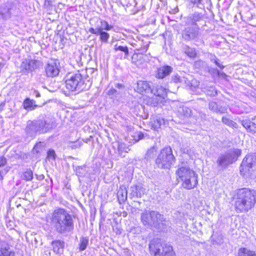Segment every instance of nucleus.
Wrapping results in <instances>:
<instances>
[{
	"mask_svg": "<svg viewBox=\"0 0 256 256\" xmlns=\"http://www.w3.org/2000/svg\"><path fill=\"white\" fill-rule=\"evenodd\" d=\"M50 220L54 230L58 234L69 232L74 228L73 216L64 208L54 210L50 216Z\"/></svg>",
	"mask_w": 256,
	"mask_h": 256,
	"instance_id": "obj_1",
	"label": "nucleus"
},
{
	"mask_svg": "<svg viewBox=\"0 0 256 256\" xmlns=\"http://www.w3.org/2000/svg\"><path fill=\"white\" fill-rule=\"evenodd\" d=\"M256 202V190L244 188L238 190L235 202L236 210L238 212H246L254 207Z\"/></svg>",
	"mask_w": 256,
	"mask_h": 256,
	"instance_id": "obj_2",
	"label": "nucleus"
},
{
	"mask_svg": "<svg viewBox=\"0 0 256 256\" xmlns=\"http://www.w3.org/2000/svg\"><path fill=\"white\" fill-rule=\"evenodd\" d=\"M52 128V124L48 118L29 120L27 122L26 132L30 136L34 137L38 134L46 132Z\"/></svg>",
	"mask_w": 256,
	"mask_h": 256,
	"instance_id": "obj_3",
	"label": "nucleus"
},
{
	"mask_svg": "<svg viewBox=\"0 0 256 256\" xmlns=\"http://www.w3.org/2000/svg\"><path fill=\"white\" fill-rule=\"evenodd\" d=\"M176 174L182 182V186L184 188L191 190L198 184V176L190 168L181 167L176 170Z\"/></svg>",
	"mask_w": 256,
	"mask_h": 256,
	"instance_id": "obj_4",
	"label": "nucleus"
},
{
	"mask_svg": "<svg viewBox=\"0 0 256 256\" xmlns=\"http://www.w3.org/2000/svg\"><path fill=\"white\" fill-rule=\"evenodd\" d=\"M175 158L170 146L164 148L158 154L155 160L156 166L160 168H169Z\"/></svg>",
	"mask_w": 256,
	"mask_h": 256,
	"instance_id": "obj_5",
	"label": "nucleus"
},
{
	"mask_svg": "<svg viewBox=\"0 0 256 256\" xmlns=\"http://www.w3.org/2000/svg\"><path fill=\"white\" fill-rule=\"evenodd\" d=\"M140 219L144 226L154 227L159 226L165 220L163 215L154 210L144 211L141 214Z\"/></svg>",
	"mask_w": 256,
	"mask_h": 256,
	"instance_id": "obj_6",
	"label": "nucleus"
},
{
	"mask_svg": "<svg viewBox=\"0 0 256 256\" xmlns=\"http://www.w3.org/2000/svg\"><path fill=\"white\" fill-rule=\"evenodd\" d=\"M242 154L240 149H232L221 154L218 158L216 162L221 168H226L229 164L236 161Z\"/></svg>",
	"mask_w": 256,
	"mask_h": 256,
	"instance_id": "obj_7",
	"label": "nucleus"
},
{
	"mask_svg": "<svg viewBox=\"0 0 256 256\" xmlns=\"http://www.w3.org/2000/svg\"><path fill=\"white\" fill-rule=\"evenodd\" d=\"M256 166V154H248L243 158L240 166V174L248 177L252 174V168Z\"/></svg>",
	"mask_w": 256,
	"mask_h": 256,
	"instance_id": "obj_8",
	"label": "nucleus"
},
{
	"mask_svg": "<svg viewBox=\"0 0 256 256\" xmlns=\"http://www.w3.org/2000/svg\"><path fill=\"white\" fill-rule=\"evenodd\" d=\"M101 25L104 26V28L102 27L97 28L96 29L94 28H90L88 31L92 34H95L96 36H100L99 39L100 41L104 43H107L108 39L110 38V34L107 32L104 31L110 30L112 26L110 25L108 22L106 20H102L100 22Z\"/></svg>",
	"mask_w": 256,
	"mask_h": 256,
	"instance_id": "obj_9",
	"label": "nucleus"
},
{
	"mask_svg": "<svg viewBox=\"0 0 256 256\" xmlns=\"http://www.w3.org/2000/svg\"><path fill=\"white\" fill-rule=\"evenodd\" d=\"M38 61L35 60H26L20 66L21 72L26 74L32 72L37 68Z\"/></svg>",
	"mask_w": 256,
	"mask_h": 256,
	"instance_id": "obj_10",
	"label": "nucleus"
},
{
	"mask_svg": "<svg viewBox=\"0 0 256 256\" xmlns=\"http://www.w3.org/2000/svg\"><path fill=\"white\" fill-rule=\"evenodd\" d=\"M60 71L58 64L56 62L48 64L45 68V74L47 77H56L58 75Z\"/></svg>",
	"mask_w": 256,
	"mask_h": 256,
	"instance_id": "obj_11",
	"label": "nucleus"
},
{
	"mask_svg": "<svg viewBox=\"0 0 256 256\" xmlns=\"http://www.w3.org/2000/svg\"><path fill=\"white\" fill-rule=\"evenodd\" d=\"M172 72V68L168 65H164L158 68L156 72V78L164 79L170 76Z\"/></svg>",
	"mask_w": 256,
	"mask_h": 256,
	"instance_id": "obj_12",
	"label": "nucleus"
},
{
	"mask_svg": "<svg viewBox=\"0 0 256 256\" xmlns=\"http://www.w3.org/2000/svg\"><path fill=\"white\" fill-rule=\"evenodd\" d=\"M150 93L156 96V102L154 103V106L158 104V101L159 100H158V97L164 99L166 96V90L162 86H154L152 89Z\"/></svg>",
	"mask_w": 256,
	"mask_h": 256,
	"instance_id": "obj_13",
	"label": "nucleus"
},
{
	"mask_svg": "<svg viewBox=\"0 0 256 256\" xmlns=\"http://www.w3.org/2000/svg\"><path fill=\"white\" fill-rule=\"evenodd\" d=\"M152 88L148 81H138L136 91L140 93H150Z\"/></svg>",
	"mask_w": 256,
	"mask_h": 256,
	"instance_id": "obj_14",
	"label": "nucleus"
},
{
	"mask_svg": "<svg viewBox=\"0 0 256 256\" xmlns=\"http://www.w3.org/2000/svg\"><path fill=\"white\" fill-rule=\"evenodd\" d=\"M52 250L56 254H62L64 247V242L60 240L52 241Z\"/></svg>",
	"mask_w": 256,
	"mask_h": 256,
	"instance_id": "obj_15",
	"label": "nucleus"
},
{
	"mask_svg": "<svg viewBox=\"0 0 256 256\" xmlns=\"http://www.w3.org/2000/svg\"><path fill=\"white\" fill-rule=\"evenodd\" d=\"M242 126L246 129V130L252 133L256 132V124L250 121V120H240Z\"/></svg>",
	"mask_w": 256,
	"mask_h": 256,
	"instance_id": "obj_16",
	"label": "nucleus"
},
{
	"mask_svg": "<svg viewBox=\"0 0 256 256\" xmlns=\"http://www.w3.org/2000/svg\"><path fill=\"white\" fill-rule=\"evenodd\" d=\"M198 34V30L195 29H190L185 31L183 38L186 40H190L196 38Z\"/></svg>",
	"mask_w": 256,
	"mask_h": 256,
	"instance_id": "obj_17",
	"label": "nucleus"
},
{
	"mask_svg": "<svg viewBox=\"0 0 256 256\" xmlns=\"http://www.w3.org/2000/svg\"><path fill=\"white\" fill-rule=\"evenodd\" d=\"M161 246H162L160 244H155L154 242H152L149 245L151 254L154 256H161L162 252L160 251V248Z\"/></svg>",
	"mask_w": 256,
	"mask_h": 256,
	"instance_id": "obj_18",
	"label": "nucleus"
},
{
	"mask_svg": "<svg viewBox=\"0 0 256 256\" xmlns=\"http://www.w3.org/2000/svg\"><path fill=\"white\" fill-rule=\"evenodd\" d=\"M0 256H16L14 252L4 246L0 242Z\"/></svg>",
	"mask_w": 256,
	"mask_h": 256,
	"instance_id": "obj_19",
	"label": "nucleus"
},
{
	"mask_svg": "<svg viewBox=\"0 0 256 256\" xmlns=\"http://www.w3.org/2000/svg\"><path fill=\"white\" fill-rule=\"evenodd\" d=\"M130 150L126 145L122 142L118 144V152L122 157L125 156V154L128 152Z\"/></svg>",
	"mask_w": 256,
	"mask_h": 256,
	"instance_id": "obj_20",
	"label": "nucleus"
},
{
	"mask_svg": "<svg viewBox=\"0 0 256 256\" xmlns=\"http://www.w3.org/2000/svg\"><path fill=\"white\" fill-rule=\"evenodd\" d=\"M23 106L26 110H33L38 106L35 104L34 100H30L29 98H26L24 100Z\"/></svg>",
	"mask_w": 256,
	"mask_h": 256,
	"instance_id": "obj_21",
	"label": "nucleus"
},
{
	"mask_svg": "<svg viewBox=\"0 0 256 256\" xmlns=\"http://www.w3.org/2000/svg\"><path fill=\"white\" fill-rule=\"evenodd\" d=\"M132 196H136V197H141L142 194L144 193V189L140 186H136L134 187H132Z\"/></svg>",
	"mask_w": 256,
	"mask_h": 256,
	"instance_id": "obj_22",
	"label": "nucleus"
},
{
	"mask_svg": "<svg viewBox=\"0 0 256 256\" xmlns=\"http://www.w3.org/2000/svg\"><path fill=\"white\" fill-rule=\"evenodd\" d=\"M238 256H256V252L246 248H240L238 252Z\"/></svg>",
	"mask_w": 256,
	"mask_h": 256,
	"instance_id": "obj_23",
	"label": "nucleus"
},
{
	"mask_svg": "<svg viewBox=\"0 0 256 256\" xmlns=\"http://www.w3.org/2000/svg\"><path fill=\"white\" fill-rule=\"evenodd\" d=\"M161 256H176L172 247L170 246H165L163 247Z\"/></svg>",
	"mask_w": 256,
	"mask_h": 256,
	"instance_id": "obj_24",
	"label": "nucleus"
},
{
	"mask_svg": "<svg viewBox=\"0 0 256 256\" xmlns=\"http://www.w3.org/2000/svg\"><path fill=\"white\" fill-rule=\"evenodd\" d=\"M158 148L153 146L151 147L150 149H148L145 154V158L147 160H149L151 158H152L155 156L156 152H157Z\"/></svg>",
	"mask_w": 256,
	"mask_h": 256,
	"instance_id": "obj_25",
	"label": "nucleus"
},
{
	"mask_svg": "<svg viewBox=\"0 0 256 256\" xmlns=\"http://www.w3.org/2000/svg\"><path fill=\"white\" fill-rule=\"evenodd\" d=\"M222 122L224 124H226V126H228L230 127H231V128H238V124L227 117H222Z\"/></svg>",
	"mask_w": 256,
	"mask_h": 256,
	"instance_id": "obj_26",
	"label": "nucleus"
},
{
	"mask_svg": "<svg viewBox=\"0 0 256 256\" xmlns=\"http://www.w3.org/2000/svg\"><path fill=\"white\" fill-rule=\"evenodd\" d=\"M66 88L70 91L76 90L78 85V81H65Z\"/></svg>",
	"mask_w": 256,
	"mask_h": 256,
	"instance_id": "obj_27",
	"label": "nucleus"
},
{
	"mask_svg": "<svg viewBox=\"0 0 256 256\" xmlns=\"http://www.w3.org/2000/svg\"><path fill=\"white\" fill-rule=\"evenodd\" d=\"M178 112L180 114L186 117H189L192 114V110L186 106L180 108Z\"/></svg>",
	"mask_w": 256,
	"mask_h": 256,
	"instance_id": "obj_28",
	"label": "nucleus"
},
{
	"mask_svg": "<svg viewBox=\"0 0 256 256\" xmlns=\"http://www.w3.org/2000/svg\"><path fill=\"white\" fill-rule=\"evenodd\" d=\"M88 239L86 237H82L80 238V246L79 248L80 250H84L88 244Z\"/></svg>",
	"mask_w": 256,
	"mask_h": 256,
	"instance_id": "obj_29",
	"label": "nucleus"
},
{
	"mask_svg": "<svg viewBox=\"0 0 256 256\" xmlns=\"http://www.w3.org/2000/svg\"><path fill=\"white\" fill-rule=\"evenodd\" d=\"M118 199H121L122 200L124 201L127 198V190L126 188H121L118 191Z\"/></svg>",
	"mask_w": 256,
	"mask_h": 256,
	"instance_id": "obj_30",
	"label": "nucleus"
},
{
	"mask_svg": "<svg viewBox=\"0 0 256 256\" xmlns=\"http://www.w3.org/2000/svg\"><path fill=\"white\" fill-rule=\"evenodd\" d=\"M58 88L59 86L57 82H56V81H50L48 87L46 88L50 92H55Z\"/></svg>",
	"mask_w": 256,
	"mask_h": 256,
	"instance_id": "obj_31",
	"label": "nucleus"
},
{
	"mask_svg": "<svg viewBox=\"0 0 256 256\" xmlns=\"http://www.w3.org/2000/svg\"><path fill=\"white\" fill-rule=\"evenodd\" d=\"M24 180L28 181L30 180L33 178V174L31 170H28L22 176Z\"/></svg>",
	"mask_w": 256,
	"mask_h": 256,
	"instance_id": "obj_32",
	"label": "nucleus"
},
{
	"mask_svg": "<svg viewBox=\"0 0 256 256\" xmlns=\"http://www.w3.org/2000/svg\"><path fill=\"white\" fill-rule=\"evenodd\" d=\"M114 50L115 51L120 50L124 52L125 56H126L128 55V49L126 46H117V44H116L114 47Z\"/></svg>",
	"mask_w": 256,
	"mask_h": 256,
	"instance_id": "obj_33",
	"label": "nucleus"
},
{
	"mask_svg": "<svg viewBox=\"0 0 256 256\" xmlns=\"http://www.w3.org/2000/svg\"><path fill=\"white\" fill-rule=\"evenodd\" d=\"M165 120L162 118H158L154 120L152 124L155 128H160L162 125L164 124L165 123Z\"/></svg>",
	"mask_w": 256,
	"mask_h": 256,
	"instance_id": "obj_34",
	"label": "nucleus"
},
{
	"mask_svg": "<svg viewBox=\"0 0 256 256\" xmlns=\"http://www.w3.org/2000/svg\"><path fill=\"white\" fill-rule=\"evenodd\" d=\"M44 149L43 144L42 142H40L36 144L32 150V152L34 154H38L42 152Z\"/></svg>",
	"mask_w": 256,
	"mask_h": 256,
	"instance_id": "obj_35",
	"label": "nucleus"
},
{
	"mask_svg": "<svg viewBox=\"0 0 256 256\" xmlns=\"http://www.w3.org/2000/svg\"><path fill=\"white\" fill-rule=\"evenodd\" d=\"M186 53L190 58H194L197 56V54L195 48H188Z\"/></svg>",
	"mask_w": 256,
	"mask_h": 256,
	"instance_id": "obj_36",
	"label": "nucleus"
},
{
	"mask_svg": "<svg viewBox=\"0 0 256 256\" xmlns=\"http://www.w3.org/2000/svg\"><path fill=\"white\" fill-rule=\"evenodd\" d=\"M206 92V94L210 96H215L217 94V91L216 90L215 88L210 86V88Z\"/></svg>",
	"mask_w": 256,
	"mask_h": 256,
	"instance_id": "obj_37",
	"label": "nucleus"
},
{
	"mask_svg": "<svg viewBox=\"0 0 256 256\" xmlns=\"http://www.w3.org/2000/svg\"><path fill=\"white\" fill-rule=\"evenodd\" d=\"M52 0H44V8L50 10L52 7Z\"/></svg>",
	"mask_w": 256,
	"mask_h": 256,
	"instance_id": "obj_38",
	"label": "nucleus"
},
{
	"mask_svg": "<svg viewBox=\"0 0 256 256\" xmlns=\"http://www.w3.org/2000/svg\"><path fill=\"white\" fill-rule=\"evenodd\" d=\"M56 154L54 150H49L47 152L48 159L54 160L55 159Z\"/></svg>",
	"mask_w": 256,
	"mask_h": 256,
	"instance_id": "obj_39",
	"label": "nucleus"
},
{
	"mask_svg": "<svg viewBox=\"0 0 256 256\" xmlns=\"http://www.w3.org/2000/svg\"><path fill=\"white\" fill-rule=\"evenodd\" d=\"M186 85L189 88L192 90L193 88H195L196 87H197L198 85V81H194L195 83L194 84H192L190 80L186 81Z\"/></svg>",
	"mask_w": 256,
	"mask_h": 256,
	"instance_id": "obj_40",
	"label": "nucleus"
},
{
	"mask_svg": "<svg viewBox=\"0 0 256 256\" xmlns=\"http://www.w3.org/2000/svg\"><path fill=\"white\" fill-rule=\"evenodd\" d=\"M209 108L210 110H212L214 112H216L218 110V105L214 102H210L209 103Z\"/></svg>",
	"mask_w": 256,
	"mask_h": 256,
	"instance_id": "obj_41",
	"label": "nucleus"
},
{
	"mask_svg": "<svg viewBox=\"0 0 256 256\" xmlns=\"http://www.w3.org/2000/svg\"><path fill=\"white\" fill-rule=\"evenodd\" d=\"M6 163V158L4 156L0 158V167L4 166Z\"/></svg>",
	"mask_w": 256,
	"mask_h": 256,
	"instance_id": "obj_42",
	"label": "nucleus"
},
{
	"mask_svg": "<svg viewBox=\"0 0 256 256\" xmlns=\"http://www.w3.org/2000/svg\"><path fill=\"white\" fill-rule=\"evenodd\" d=\"M226 109L225 108H224L220 107V108H218V110H216V113L224 114V113H225L226 112Z\"/></svg>",
	"mask_w": 256,
	"mask_h": 256,
	"instance_id": "obj_43",
	"label": "nucleus"
},
{
	"mask_svg": "<svg viewBox=\"0 0 256 256\" xmlns=\"http://www.w3.org/2000/svg\"><path fill=\"white\" fill-rule=\"evenodd\" d=\"M214 63L220 69H223L224 68V66L222 64L219 62L218 60H214Z\"/></svg>",
	"mask_w": 256,
	"mask_h": 256,
	"instance_id": "obj_44",
	"label": "nucleus"
},
{
	"mask_svg": "<svg viewBox=\"0 0 256 256\" xmlns=\"http://www.w3.org/2000/svg\"><path fill=\"white\" fill-rule=\"evenodd\" d=\"M116 92V91L114 89L112 88L108 90L107 94L108 96H114Z\"/></svg>",
	"mask_w": 256,
	"mask_h": 256,
	"instance_id": "obj_45",
	"label": "nucleus"
},
{
	"mask_svg": "<svg viewBox=\"0 0 256 256\" xmlns=\"http://www.w3.org/2000/svg\"><path fill=\"white\" fill-rule=\"evenodd\" d=\"M218 75L220 78H226L227 77V76L224 72H220L218 71H217Z\"/></svg>",
	"mask_w": 256,
	"mask_h": 256,
	"instance_id": "obj_46",
	"label": "nucleus"
},
{
	"mask_svg": "<svg viewBox=\"0 0 256 256\" xmlns=\"http://www.w3.org/2000/svg\"><path fill=\"white\" fill-rule=\"evenodd\" d=\"M80 74H76L74 76H72L70 80H76L77 78H79Z\"/></svg>",
	"mask_w": 256,
	"mask_h": 256,
	"instance_id": "obj_47",
	"label": "nucleus"
},
{
	"mask_svg": "<svg viewBox=\"0 0 256 256\" xmlns=\"http://www.w3.org/2000/svg\"><path fill=\"white\" fill-rule=\"evenodd\" d=\"M201 0H191V2L194 4H198L200 3Z\"/></svg>",
	"mask_w": 256,
	"mask_h": 256,
	"instance_id": "obj_48",
	"label": "nucleus"
},
{
	"mask_svg": "<svg viewBox=\"0 0 256 256\" xmlns=\"http://www.w3.org/2000/svg\"><path fill=\"white\" fill-rule=\"evenodd\" d=\"M139 140H142L144 138V134L142 132H139L138 134Z\"/></svg>",
	"mask_w": 256,
	"mask_h": 256,
	"instance_id": "obj_49",
	"label": "nucleus"
},
{
	"mask_svg": "<svg viewBox=\"0 0 256 256\" xmlns=\"http://www.w3.org/2000/svg\"><path fill=\"white\" fill-rule=\"evenodd\" d=\"M122 86V85L121 84H117V87L118 88H120Z\"/></svg>",
	"mask_w": 256,
	"mask_h": 256,
	"instance_id": "obj_50",
	"label": "nucleus"
},
{
	"mask_svg": "<svg viewBox=\"0 0 256 256\" xmlns=\"http://www.w3.org/2000/svg\"><path fill=\"white\" fill-rule=\"evenodd\" d=\"M2 106H1V105H0V110H2Z\"/></svg>",
	"mask_w": 256,
	"mask_h": 256,
	"instance_id": "obj_51",
	"label": "nucleus"
}]
</instances>
